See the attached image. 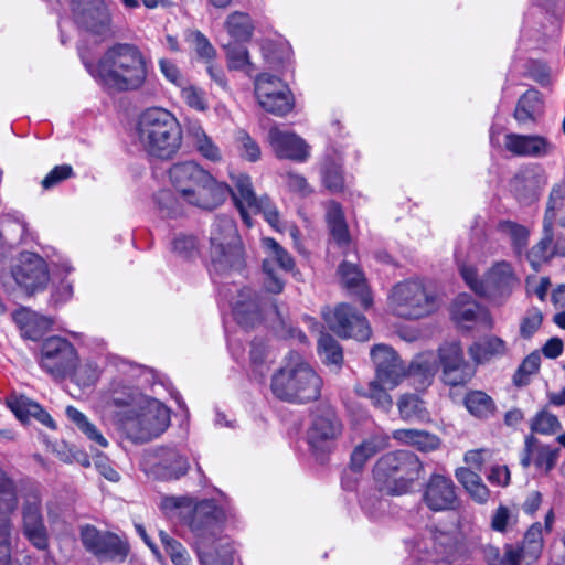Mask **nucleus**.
I'll return each mask as SVG.
<instances>
[{"instance_id": "nucleus-1", "label": "nucleus", "mask_w": 565, "mask_h": 565, "mask_svg": "<svg viewBox=\"0 0 565 565\" xmlns=\"http://www.w3.org/2000/svg\"><path fill=\"white\" fill-rule=\"evenodd\" d=\"M108 403L117 407L114 419L118 429L134 443H148L170 425L169 408L137 388L115 385Z\"/></svg>"}, {"instance_id": "nucleus-2", "label": "nucleus", "mask_w": 565, "mask_h": 565, "mask_svg": "<svg viewBox=\"0 0 565 565\" xmlns=\"http://www.w3.org/2000/svg\"><path fill=\"white\" fill-rule=\"evenodd\" d=\"M88 73L106 90L114 93L140 89L148 77L147 60L131 43L109 46L97 63H85Z\"/></svg>"}, {"instance_id": "nucleus-3", "label": "nucleus", "mask_w": 565, "mask_h": 565, "mask_svg": "<svg viewBox=\"0 0 565 565\" xmlns=\"http://www.w3.org/2000/svg\"><path fill=\"white\" fill-rule=\"evenodd\" d=\"M137 136L149 156L163 160L171 159L182 143L180 124L163 108H149L140 115Z\"/></svg>"}, {"instance_id": "nucleus-4", "label": "nucleus", "mask_w": 565, "mask_h": 565, "mask_svg": "<svg viewBox=\"0 0 565 565\" xmlns=\"http://www.w3.org/2000/svg\"><path fill=\"white\" fill-rule=\"evenodd\" d=\"M273 394L286 402L307 403L320 395L321 379L298 354H291L288 364L274 373Z\"/></svg>"}, {"instance_id": "nucleus-5", "label": "nucleus", "mask_w": 565, "mask_h": 565, "mask_svg": "<svg viewBox=\"0 0 565 565\" xmlns=\"http://www.w3.org/2000/svg\"><path fill=\"white\" fill-rule=\"evenodd\" d=\"M420 470L422 463L416 455L398 450L382 456L373 469V475L380 491L402 494L418 478Z\"/></svg>"}, {"instance_id": "nucleus-6", "label": "nucleus", "mask_w": 565, "mask_h": 565, "mask_svg": "<svg viewBox=\"0 0 565 565\" xmlns=\"http://www.w3.org/2000/svg\"><path fill=\"white\" fill-rule=\"evenodd\" d=\"M210 243L211 262L215 271L224 273L243 268V247L232 218L224 215L215 218L211 227Z\"/></svg>"}, {"instance_id": "nucleus-7", "label": "nucleus", "mask_w": 565, "mask_h": 565, "mask_svg": "<svg viewBox=\"0 0 565 565\" xmlns=\"http://www.w3.org/2000/svg\"><path fill=\"white\" fill-rule=\"evenodd\" d=\"M390 299L394 312L411 320L427 317L438 308L435 292L419 279L396 284Z\"/></svg>"}, {"instance_id": "nucleus-8", "label": "nucleus", "mask_w": 565, "mask_h": 565, "mask_svg": "<svg viewBox=\"0 0 565 565\" xmlns=\"http://www.w3.org/2000/svg\"><path fill=\"white\" fill-rule=\"evenodd\" d=\"M233 189L232 194L235 206L239 211L242 220L247 226L252 225L250 214H263L267 223L276 231H281L279 213L268 196L257 198L252 185L250 178L244 173L231 174Z\"/></svg>"}, {"instance_id": "nucleus-9", "label": "nucleus", "mask_w": 565, "mask_h": 565, "mask_svg": "<svg viewBox=\"0 0 565 565\" xmlns=\"http://www.w3.org/2000/svg\"><path fill=\"white\" fill-rule=\"evenodd\" d=\"M40 367L54 379L74 375L78 365V353L74 344L60 335L45 338L36 356Z\"/></svg>"}, {"instance_id": "nucleus-10", "label": "nucleus", "mask_w": 565, "mask_h": 565, "mask_svg": "<svg viewBox=\"0 0 565 565\" xmlns=\"http://www.w3.org/2000/svg\"><path fill=\"white\" fill-rule=\"evenodd\" d=\"M22 500V531L24 536L38 550L47 547V530L42 514L41 486L34 481H25L19 489Z\"/></svg>"}, {"instance_id": "nucleus-11", "label": "nucleus", "mask_w": 565, "mask_h": 565, "mask_svg": "<svg viewBox=\"0 0 565 565\" xmlns=\"http://www.w3.org/2000/svg\"><path fill=\"white\" fill-rule=\"evenodd\" d=\"M75 23L97 42L114 35L109 8L104 0H72Z\"/></svg>"}, {"instance_id": "nucleus-12", "label": "nucleus", "mask_w": 565, "mask_h": 565, "mask_svg": "<svg viewBox=\"0 0 565 565\" xmlns=\"http://www.w3.org/2000/svg\"><path fill=\"white\" fill-rule=\"evenodd\" d=\"M254 86L258 104L267 113L281 117L292 110L294 96L289 87L277 76L260 74L255 78Z\"/></svg>"}, {"instance_id": "nucleus-13", "label": "nucleus", "mask_w": 565, "mask_h": 565, "mask_svg": "<svg viewBox=\"0 0 565 565\" xmlns=\"http://www.w3.org/2000/svg\"><path fill=\"white\" fill-rule=\"evenodd\" d=\"M342 434V424L332 408H322L313 415L307 431L308 444L317 456L330 452Z\"/></svg>"}, {"instance_id": "nucleus-14", "label": "nucleus", "mask_w": 565, "mask_h": 565, "mask_svg": "<svg viewBox=\"0 0 565 565\" xmlns=\"http://www.w3.org/2000/svg\"><path fill=\"white\" fill-rule=\"evenodd\" d=\"M84 547L102 561L122 562L129 552L128 544L111 532H102L93 525L81 529Z\"/></svg>"}, {"instance_id": "nucleus-15", "label": "nucleus", "mask_w": 565, "mask_h": 565, "mask_svg": "<svg viewBox=\"0 0 565 565\" xmlns=\"http://www.w3.org/2000/svg\"><path fill=\"white\" fill-rule=\"evenodd\" d=\"M262 245L267 254L263 260L264 288L268 292L280 294L285 284L279 270L290 271L295 266L294 259L274 238H263Z\"/></svg>"}, {"instance_id": "nucleus-16", "label": "nucleus", "mask_w": 565, "mask_h": 565, "mask_svg": "<svg viewBox=\"0 0 565 565\" xmlns=\"http://www.w3.org/2000/svg\"><path fill=\"white\" fill-rule=\"evenodd\" d=\"M441 366V380L449 386L468 383L475 375V369L465 360L463 350L458 342H448L438 350Z\"/></svg>"}, {"instance_id": "nucleus-17", "label": "nucleus", "mask_w": 565, "mask_h": 565, "mask_svg": "<svg viewBox=\"0 0 565 565\" xmlns=\"http://www.w3.org/2000/svg\"><path fill=\"white\" fill-rule=\"evenodd\" d=\"M328 327L338 335L366 341L371 337V328L364 316L359 315L351 306L341 303L332 312L324 313Z\"/></svg>"}, {"instance_id": "nucleus-18", "label": "nucleus", "mask_w": 565, "mask_h": 565, "mask_svg": "<svg viewBox=\"0 0 565 565\" xmlns=\"http://www.w3.org/2000/svg\"><path fill=\"white\" fill-rule=\"evenodd\" d=\"M223 520V510L212 500H204L198 503L194 507L190 521L191 531L199 540L198 545L210 543L211 540L217 539L222 531Z\"/></svg>"}, {"instance_id": "nucleus-19", "label": "nucleus", "mask_w": 565, "mask_h": 565, "mask_svg": "<svg viewBox=\"0 0 565 565\" xmlns=\"http://www.w3.org/2000/svg\"><path fill=\"white\" fill-rule=\"evenodd\" d=\"M203 181L195 182L182 199L185 203L203 209L213 210L221 205L227 198L230 188L224 182L217 181L205 170Z\"/></svg>"}, {"instance_id": "nucleus-20", "label": "nucleus", "mask_w": 565, "mask_h": 565, "mask_svg": "<svg viewBox=\"0 0 565 565\" xmlns=\"http://www.w3.org/2000/svg\"><path fill=\"white\" fill-rule=\"evenodd\" d=\"M15 282L26 292L33 294L45 288L49 271L45 260L36 254H23L12 269Z\"/></svg>"}, {"instance_id": "nucleus-21", "label": "nucleus", "mask_w": 565, "mask_h": 565, "mask_svg": "<svg viewBox=\"0 0 565 565\" xmlns=\"http://www.w3.org/2000/svg\"><path fill=\"white\" fill-rule=\"evenodd\" d=\"M376 376L388 390L396 387L406 376V365L388 345L376 344L371 350Z\"/></svg>"}, {"instance_id": "nucleus-22", "label": "nucleus", "mask_w": 565, "mask_h": 565, "mask_svg": "<svg viewBox=\"0 0 565 565\" xmlns=\"http://www.w3.org/2000/svg\"><path fill=\"white\" fill-rule=\"evenodd\" d=\"M268 142L280 159L303 162L310 154L309 145L297 134L274 126L268 131Z\"/></svg>"}, {"instance_id": "nucleus-23", "label": "nucleus", "mask_w": 565, "mask_h": 565, "mask_svg": "<svg viewBox=\"0 0 565 565\" xmlns=\"http://www.w3.org/2000/svg\"><path fill=\"white\" fill-rule=\"evenodd\" d=\"M518 285V278L510 263H494L484 274V286L481 296L499 298L509 296Z\"/></svg>"}, {"instance_id": "nucleus-24", "label": "nucleus", "mask_w": 565, "mask_h": 565, "mask_svg": "<svg viewBox=\"0 0 565 565\" xmlns=\"http://www.w3.org/2000/svg\"><path fill=\"white\" fill-rule=\"evenodd\" d=\"M12 319L24 340L40 341L53 328L54 320L26 307L17 309Z\"/></svg>"}, {"instance_id": "nucleus-25", "label": "nucleus", "mask_w": 565, "mask_h": 565, "mask_svg": "<svg viewBox=\"0 0 565 565\" xmlns=\"http://www.w3.org/2000/svg\"><path fill=\"white\" fill-rule=\"evenodd\" d=\"M424 501L433 511L454 509L457 495L452 480L441 475H433L426 484Z\"/></svg>"}, {"instance_id": "nucleus-26", "label": "nucleus", "mask_w": 565, "mask_h": 565, "mask_svg": "<svg viewBox=\"0 0 565 565\" xmlns=\"http://www.w3.org/2000/svg\"><path fill=\"white\" fill-rule=\"evenodd\" d=\"M230 302L233 315L241 326L249 328L260 322V297L250 288L236 289V296Z\"/></svg>"}, {"instance_id": "nucleus-27", "label": "nucleus", "mask_w": 565, "mask_h": 565, "mask_svg": "<svg viewBox=\"0 0 565 565\" xmlns=\"http://www.w3.org/2000/svg\"><path fill=\"white\" fill-rule=\"evenodd\" d=\"M504 146L508 151L519 157H544L552 152L553 145L542 136L508 134Z\"/></svg>"}, {"instance_id": "nucleus-28", "label": "nucleus", "mask_w": 565, "mask_h": 565, "mask_svg": "<svg viewBox=\"0 0 565 565\" xmlns=\"http://www.w3.org/2000/svg\"><path fill=\"white\" fill-rule=\"evenodd\" d=\"M559 456L557 448L543 445L532 436L525 439L524 454L521 458V465L526 468L533 463L536 469L543 470L545 473L551 471Z\"/></svg>"}, {"instance_id": "nucleus-29", "label": "nucleus", "mask_w": 565, "mask_h": 565, "mask_svg": "<svg viewBox=\"0 0 565 565\" xmlns=\"http://www.w3.org/2000/svg\"><path fill=\"white\" fill-rule=\"evenodd\" d=\"M6 404L17 416V418L21 422H26L31 417H33L51 429L56 428V424L51 417V415L46 411H44L38 403L31 401L25 396L10 395L6 399Z\"/></svg>"}, {"instance_id": "nucleus-30", "label": "nucleus", "mask_w": 565, "mask_h": 565, "mask_svg": "<svg viewBox=\"0 0 565 565\" xmlns=\"http://www.w3.org/2000/svg\"><path fill=\"white\" fill-rule=\"evenodd\" d=\"M169 179L172 185L178 191L181 199L185 195V190H189L195 182H202L205 177V170L194 161H185L174 163L169 169Z\"/></svg>"}, {"instance_id": "nucleus-31", "label": "nucleus", "mask_w": 565, "mask_h": 565, "mask_svg": "<svg viewBox=\"0 0 565 565\" xmlns=\"http://www.w3.org/2000/svg\"><path fill=\"white\" fill-rule=\"evenodd\" d=\"M438 360L433 352H424L415 356L406 367V376L413 379V383L420 388L431 384L437 371Z\"/></svg>"}, {"instance_id": "nucleus-32", "label": "nucleus", "mask_w": 565, "mask_h": 565, "mask_svg": "<svg viewBox=\"0 0 565 565\" xmlns=\"http://www.w3.org/2000/svg\"><path fill=\"white\" fill-rule=\"evenodd\" d=\"M186 138L193 148L205 159L212 162L222 160V152L213 139L207 136L199 121L190 120L185 127Z\"/></svg>"}, {"instance_id": "nucleus-33", "label": "nucleus", "mask_w": 565, "mask_h": 565, "mask_svg": "<svg viewBox=\"0 0 565 565\" xmlns=\"http://www.w3.org/2000/svg\"><path fill=\"white\" fill-rule=\"evenodd\" d=\"M505 352V342L495 335L483 337L468 348V354L476 364L487 363L492 359L504 355Z\"/></svg>"}, {"instance_id": "nucleus-34", "label": "nucleus", "mask_w": 565, "mask_h": 565, "mask_svg": "<svg viewBox=\"0 0 565 565\" xmlns=\"http://www.w3.org/2000/svg\"><path fill=\"white\" fill-rule=\"evenodd\" d=\"M156 455L160 460L158 473L161 478L178 479L184 476L190 468L188 459L174 449L162 448L157 450Z\"/></svg>"}, {"instance_id": "nucleus-35", "label": "nucleus", "mask_w": 565, "mask_h": 565, "mask_svg": "<svg viewBox=\"0 0 565 565\" xmlns=\"http://www.w3.org/2000/svg\"><path fill=\"white\" fill-rule=\"evenodd\" d=\"M215 545L209 548V543L198 545L199 558L202 565H233V546L227 539L212 540Z\"/></svg>"}, {"instance_id": "nucleus-36", "label": "nucleus", "mask_w": 565, "mask_h": 565, "mask_svg": "<svg viewBox=\"0 0 565 565\" xmlns=\"http://www.w3.org/2000/svg\"><path fill=\"white\" fill-rule=\"evenodd\" d=\"M339 274L342 278L344 286L361 296V302L364 308H369L372 303V298L366 291L363 274L354 264L343 262L339 267Z\"/></svg>"}, {"instance_id": "nucleus-37", "label": "nucleus", "mask_w": 565, "mask_h": 565, "mask_svg": "<svg viewBox=\"0 0 565 565\" xmlns=\"http://www.w3.org/2000/svg\"><path fill=\"white\" fill-rule=\"evenodd\" d=\"M484 313V309L467 294L457 296L452 303V319L462 327H468Z\"/></svg>"}, {"instance_id": "nucleus-38", "label": "nucleus", "mask_w": 565, "mask_h": 565, "mask_svg": "<svg viewBox=\"0 0 565 565\" xmlns=\"http://www.w3.org/2000/svg\"><path fill=\"white\" fill-rule=\"evenodd\" d=\"M392 436L395 440L411 445L420 451H433L440 444L436 435L418 429H396Z\"/></svg>"}, {"instance_id": "nucleus-39", "label": "nucleus", "mask_w": 565, "mask_h": 565, "mask_svg": "<svg viewBox=\"0 0 565 565\" xmlns=\"http://www.w3.org/2000/svg\"><path fill=\"white\" fill-rule=\"evenodd\" d=\"M455 476L476 502L486 503L488 501L490 491L477 472L461 467L456 470Z\"/></svg>"}, {"instance_id": "nucleus-40", "label": "nucleus", "mask_w": 565, "mask_h": 565, "mask_svg": "<svg viewBox=\"0 0 565 565\" xmlns=\"http://www.w3.org/2000/svg\"><path fill=\"white\" fill-rule=\"evenodd\" d=\"M387 441L386 436L374 435L358 445L351 455L352 469H362L370 458L387 446Z\"/></svg>"}, {"instance_id": "nucleus-41", "label": "nucleus", "mask_w": 565, "mask_h": 565, "mask_svg": "<svg viewBox=\"0 0 565 565\" xmlns=\"http://www.w3.org/2000/svg\"><path fill=\"white\" fill-rule=\"evenodd\" d=\"M463 404L470 415L487 419L494 415L495 404L491 396L483 391H469L463 398Z\"/></svg>"}, {"instance_id": "nucleus-42", "label": "nucleus", "mask_w": 565, "mask_h": 565, "mask_svg": "<svg viewBox=\"0 0 565 565\" xmlns=\"http://www.w3.org/2000/svg\"><path fill=\"white\" fill-rule=\"evenodd\" d=\"M386 388L387 387L377 377H375L366 387L360 385L356 386L355 392L360 396L369 398L374 407L387 413L393 406V399Z\"/></svg>"}, {"instance_id": "nucleus-43", "label": "nucleus", "mask_w": 565, "mask_h": 565, "mask_svg": "<svg viewBox=\"0 0 565 565\" xmlns=\"http://www.w3.org/2000/svg\"><path fill=\"white\" fill-rule=\"evenodd\" d=\"M553 226L543 224V236L527 253V259L534 270L547 262L554 254L553 250Z\"/></svg>"}, {"instance_id": "nucleus-44", "label": "nucleus", "mask_w": 565, "mask_h": 565, "mask_svg": "<svg viewBox=\"0 0 565 565\" xmlns=\"http://www.w3.org/2000/svg\"><path fill=\"white\" fill-rule=\"evenodd\" d=\"M18 500L14 481L0 468V519L11 518L18 508Z\"/></svg>"}, {"instance_id": "nucleus-45", "label": "nucleus", "mask_w": 565, "mask_h": 565, "mask_svg": "<svg viewBox=\"0 0 565 565\" xmlns=\"http://www.w3.org/2000/svg\"><path fill=\"white\" fill-rule=\"evenodd\" d=\"M225 29L236 42H246L253 35L254 24L247 13L235 11L227 17Z\"/></svg>"}, {"instance_id": "nucleus-46", "label": "nucleus", "mask_w": 565, "mask_h": 565, "mask_svg": "<svg viewBox=\"0 0 565 565\" xmlns=\"http://www.w3.org/2000/svg\"><path fill=\"white\" fill-rule=\"evenodd\" d=\"M65 413L67 418L76 425L87 439L104 448L108 446L107 439L99 429L81 411L74 406H67Z\"/></svg>"}, {"instance_id": "nucleus-47", "label": "nucleus", "mask_w": 565, "mask_h": 565, "mask_svg": "<svg viewBox=\"0 0 565 565\" xmlns=\"http://www.w3.org/2000/svg\"><path fill=\"white\" fill-rule=\"evenodd\" d=\"M224 49L230 70L244 71L247 75H252L255 66L250 62L248 50L245 46L238 43H230Z\"/></svg>"}, {"instance_id": "nucleus-48", "label": "nucleus", "mask_w": 565, "mask_h": 565, "mask_svg": "<svg viewBox=\"0 0 565 565\" xmlns=\"http://www.w3.org/2000/svg\"><path fill=\"white\" fill-rule=\"evenodd\" d=\"M185 41L193 49L196 57L204 63L214 62L216 50L210 40L199 30H190L185 33Z\"/></svg>"}, {"instance_id": "nucleus-49", "label": "nucleus", "mask_w": 565, "mask_h": 565, "mask_svg": "<svg viewBox=\"0 0 565 565\" xmlns=\"http://www.w3.org/2000/svg\"><path fill=\"white\" fill-rule=\"evenodd\" d=\"M541 104L540 93L536 89L526 90L518 100L514 118L520 124L534 120V113Z\"/></svg>"}, {"instance_id": "nucleus-50", "label": "nucleus", "mask_w": 565, "mask_h": 565, "mask_svg": "<svg viewBox=\"0 0 565 565\" xmlns=\"http://www.w3.org/2000/svg\"><path fill=\"white\" fill-rule=\"evenodd\" d=\"M13 523L11 518L0 519V565H19L13 561Z\"/></svg>"}, {"instance_id": "nucleus-51", "label": "nucleus", "mask_w": 565, "mask_h": 565, "mask_svg": "<svg viewBox=\"0 0 565 565\" xmlns=\"http://www.w3.org/2000/svg\"><path fill=\"white\" fill-rule=\"evenodd\" d=\"M499 230L508 235L514 252L520 255L527 247L530 232L518 223L511 221H502L499 223Z\"/></svg>"}, {"instance_id": "nucleus-52", "label": "nucleus", "mask_w": 565, "mask_h": 565, "mask_svg": "<svg viewBox=\"0 0 565 565\" xmlns=\"http://www.w3.org/2000/svg\"><path fill=\"white\" fill-rule=\"evenodd\" d=\"M397 406L399 415L404 420L423 419L426 416L424 402L417 395H402Z\"/></svg>"}, {"instance_id": "nucleus-53", "label": "nucleus", "mask_w": 565, "mask_h": 565, "mask_svg": "<svg viewBox=\"0 0 565 565\" xmlns=\"http://www.w3.org/2000/svg\"><path fill=\"white\" fill-rule=\"evenodd\" d=\"M565 206V184L558 183L552 188L548 196L543 224L553 226L556 221L557 213Z\"/></svg>"}, {"instance_id": "nucleus-54", "label": "nucleus", "mask_w": 565, "mask_h": 565, "mask_svg": "<svg viewBox=\"0 0 565 565\" xmlns=\"http://www.w3.org/2000/svg\"><path fill=\"white\" fill-rule=\"evenodd\" d=\"M318 351L323 362L340 365L343 361L342 349L339 343L327 333H322L318 341Z\"/></svg>"}, {"instance_id": "nucleus-55", "label": "nucleus", "mask_w": 565, "mask_h": 565, "mask_svg": "<svg viewBox=\"0 0 565 565\" xmlns=\"http://www.w3.org/2000/svg\"><path fill=\"white\" fill-rule=\"evenodd\" d=\"M234 141L239 156L250 162L260 159V148L258 143L243 129L235 131Z\"/></svg>"}, {"instance_id": "nucleus-56", "label": "nucleus", "mask_w": 565, "mask_h": 565, "mask_svg": "<svg viewBox=\"0 0 565 565\" xmlns=\"http://www.w3.org/2000/svg\"><path fill=\"white\" fill-rule=\"evenodd\" d=\"M171 250L181 258H194L199 255L198 239L193 235L180 233L171 242Z\"/></svg>"}, {"instance_id": "nucleus-57", "label": "nucleus", "mask_w": 565, "mask_h": 565, "mask_svg": "<svg viewBox=\"0 0 565 565\" xmlns=\"http://www.w3.org/2000/svg\"><path fill=\"white\" fill-rule=\"evenodd\" d=\"M267 349L264 342L262 341H253L250 344V363L253 367V373L255 376L263 380L268 370L269 362L267 360Z\"/></svg>"}, {"instance_id": "nucleus-58", "label": "nucleus", "mask_w": 565, "mask_h": 565, "mask_svg": "<svg viewBox=\"0 0 565 565\" xmlns=\"http://www.w3.org/2000/svg\"><path fill=\"white\" fill-rule=\"evenodd\" d=\"M542 524L536 522L530 526L522 542L523 551H527L529 558L535 561L539 558L543 548Z\"/></svg>"}, {"instance_id": "nucleus-59", "label": "nucleus", "mask_w": 565, "mask_h": 565, "mask_svg": "<svg viewBox=\"0 0 565 565\" xmlns=\"http://www.w3.org/2000/svg\"><path fill=\"white\" fill-rule=\"evenodd\" d=\"M56 457L64 463L77 462L83 467H89L90 460L88 455L78 449L76 446L62 443L55 448Z\"/></svg>"}, {"instance_id": "nucleus-60", "label": "nucleus", "mask_w": 565, "mask_h": 565, "mask_svg": "<svg viewBox=\"0 0 565 565\" xmlns=\"http://www.w3.org/2000/svg\"><path fill=\"white\" fill-rule=\"evenodd\" d=\"M558 418L547 411H541L533 418L531 429L542 435H552L561 429Z\"/></svg>"}, {"instance_id": "nucleus-61", "label": "nucleus", "mask_w": 565, "mask_h": 565, "mask_svg": "<svg viewBox=\"0 0 565 565\" xmlns=\"http://www.w3.org/2000/svg\"><path fill=\"white\" fill-rule=\"evenodd\" d=\"M541 363V356L539 353L533 352L529 354L521 365L519 366L515 375H514V383L518 386H522L527 384L529 376L533 375L539 371Z\"/></svg>"}, {"instance_id": "nucleus-62", "label": "nucleus", "mask_w": 565, "mask_h": 565, "mask_svg": "<svg viewBox=\"0 0 565 565\" xmlns=\"http://www.w3.org/2000/svg\"><path fill=\"white\" fill-rule=\"evenodd\" d=\"M543 313L537 308H530L520 322V335L530 339L541 328Z\"/></svg>"}, {"instance_id": "nucleus-63", "label": "nucleus", "mask_w": 565, "mask_h": 565, "mask_svg": "<svg viewBox=\"0 0 565 565\" xmlns=\"http://www.w3.org/2000/svg\"><path fill=\"white\" fill-rule=\"evenodd\" d=\"M154 199L162 215L177 216L181 214L182 207L170 190L159 191Z\"/></svg>"}, {"instance_id": "nucleus-64", "label": "nucleus", "mask_w": 565, "mask_h": 565, "mask_svg": "<svg viewBox=\"0 0 565 565\" xmlns=\"http://www.w3.org/2000/svg\"><path fill=\"white\" fill-rule=\"evenodd\" d=\"M322 179L324 185L332 192H339L343 189L342 170L335 162H327L322 168Z\"/></svg>"}]
</instances>
